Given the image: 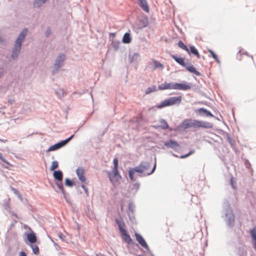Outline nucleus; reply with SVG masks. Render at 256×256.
<instances>
[{"label":"nucleus","instance_id":"79ce46f5","mask_svg":"<svg viewBox=\"0 0 256 256\" xmlns=\"http://www.w3.org/2000/svg\"><path fill=\"white\" fill-rule=\"evenodd\" d=\"M250 234L252 240L256 238V227L250 230Z\"/></svg>","mask_w":256,"mask_h":256},{"label":"nucleus","instance_id":"a18cd8bd","mask_svg":"<svg viewBox=\"0 0 256 256\" xmlns=\"http://www.w3.org/2000/svg\"><path fill=\"white\" fill-rule=\"evenodd\" d=\"M176 82H170L168 83V89L169 90H176Z\"/></svg>","mask_w":256,"mask_h":256},{"label":"nucleus","instance_id":"774afa93","mask_svg":"<svg viewBox=\"0 0 256 256\" xmlns=\"http://www.w3.org/2000/svg\"><path fill=\"white\" fill-rule=\"evenodd\" d=\"M198 58H200V54L198 52H197L196 54H194Z\"/></svg>","mask_w":256,"mask_h":256},{"label":"nucleus","instance_id":"680f3d73","mask_svg":"<svg viewBox=\"0 0 256 256\" xmlns=\"http://www.w3.org/2000/svg\"><path fill=\"white\" fill-rule=\"evenodd\" d=\"M188 156H190V155H189L188 153H187V154H182V155L180 156H179V158H182H182H186L188 157Z\"/></svg>","mask_w":256,"mask_h":256},{"label":"nucleus","instance_id":"2f4dec72","mask_svg":"<svg viewBox=\"0 0 256 256\" xmlns=\"http://www.w3.org/2000/svg\"><path fill=\"white\" fill-rule=\"evenodd\" d=\"M30 246L32 249V252L36 255H38L40 254V250L38 246L34 244H30Z\"/></svg>","mask_w":256,"mask_h":256},{"label":"nucleus","instance_id":"e433bc0d","mask_svg":"<svg viewBox=\"0 0 256 256\" xmlns=\"http://www.w3.org/2000/svg\"><path fill=\"white\" fill-rule=\"evenodd\" d=\"M178 47L184 50L187 52H189L188 48L182 40H179V42L178 43Z\"/></svg>","mask_w":256,"mask_h":256},{"label":"nucleus","instance_id":"338daca9","mask_svg":"<svg viewBox=\"0 0 256 256\" xmlns=\"http://www.w3.org/2000/svg\"><path fill=\"white\" fill-rule=\"evenodd\" d=\"M64 198L68 202H70L68 194V196H66V197H64Z\"/></svg>","mask_w":256,"mask_h":256},{"label":"nucleus","instance_id":"b1692460","mask_svg":"<svg viewBox=\"0 0 256 256\" xmlns=\"http://www.w3.org/2000/svg\"><path fill=\"white\" fill-rule=\"evenodd\" d=\"M140 8L146 12H148L150 8L146 0H138Z\"/></svg>","mask_w":256,"mask_h":256},{"label":"nucleus","instance_id":"0e129e2a","mask_svg":"<svg viewBox=\"0 0 256 256\" xmlns=\"http://www.w3.org/2000/svg\"><path fill=\"white\" fill-rule=\"evenodd\" d=\"M252 243H253L254 248L256 250V238L255 239L252 240Z\"/></svg>","mask_w":256,"mask_h":256},{"label":"nucleus","instance_id":"4468645a","mask_svg":"<svg viewBox=\"0 0 256 256\" xmlns=\"http://www.w3.org/2000/svg\"><path fill=\"white\" fill-rule=\"evenodd\" d=\"M196 128H212L213 126L212 123L207 122L196 120Z\"/></svg>","mask_w":256,"mask_h":256},{"label":"nucleus","instance_id":"8fccbe9b","mask_svg":"<svg viewBox=\"0 0 256 256\" xmlns=\"http://www.w3.org/2000/svg\"><path fill=\"white\" fill-rule=\"evenodd\" d=\"M52 30L50 29V26H48L46 28V30L45 32V36L46 38H48L49 36L51 34Z\"/></svg>","mask_w":256,"mask_h":256},{"label":"nucleus","instance_id":"cd10ccee","mask_svg":"<svg viewBox=\"0 0 256 256\" xmlns=\"http://www.w3.org/2000/svg\"><path fill=\"white\" fill-rule=\"evenodd\" d=\"M139 25L140 28H145L148 26V20L146 18H143L139 19Z\"/></svg>","mask_w":256,"mask_h":256},{"label":"nucleus","instance_id":"0eeeda50","mask_svg":"<svg viewBox=\"0 0 256 256\" xmlns=\"http://www.w3.org/2000/svg\"><path fill=\"white\" fill-rule=\"evenodd\" d=\"M134 234L136 240L138 244L145 249V252L149 254L151 256H154L144 237L140 234L137 232H136Z\"/></svg>","mask_w":256,"mask_h":256},{"label":"nucleus","instance_id":"13d9d810","mask_svg":"<svg viewBox=\"0 0 256 256\" xmlns=\"http://www.w3.org/2000/svg\"><path fill=\"white\" fill-rule=\"evenodd\" d=\"M245 166L246 168H250L251 166L250 162L248 160H245Z\"/></svg>","mask_w":256,"mask_h":256},{"label":"nucleus","instance_id":"4c0bfd02","mask_svg":"<svg viewBox=\"0 0 256 256\" xmlns=\"http://www.w3.org/2000/svg\"><path fill=\"white\" fill-rule=\"evenodd\" d=\"M128 216L130 222L134 224H136V220L135 218L134 213L128 212Z\"/></svg>","mask_w":256,"mask_h":256},{"label":"nucleus","instance_id":"2eb2a0df","mask_svg":"<svg viewBox=\"0 0 256 256\" xmlns=\"http://www.w3.org/2000/svg\"><path fill=\"white\" fill-rule=\"evenodd\" d=\"M122 237V240L126 243L129 244H133L134 242L130 235L128 233L126 230L120 232Z\"/></svg>","mask_w":256,"mask_h":256},{"label":"nucleus","instance_id":"de8ad7c7","mask_svg":"<svg viewBox=\"0 0 256 256\" xmlns=\"http://www.w3.org/2000/svg\"><path fill=\"white\" fill-rule=\"evenodd\" d=\"M10 190L14 194L18 196V198H21L22 195L17 189L12 186H10Z\"/></svg>","mask_w":256,"mask_h":256},{"label":"nucleus","instance_id":"bb28decb","mask_svg":"<svg viewBox=\"0 0 256 256\" xmlns=\"http://www.w3.org/2000/svg\"><path fill=\"white\" fill-rule=\"evenodd\" d=\"M48 0H34L33 2V7L36 8H40L42 4H45Z\"/></svg>","mask_w":256,"mask_h":256},{"label":"nucleus","instance_id":"1a4fd4ad","mask_svg":"<svg viewBox=\"0 0 256 256\" xmlns=\"http://www.w3.org/2000/svg\"><path fill=\"white\" fill-rule=\"evenodd\" d=\"M164 145L168 148H170L176 152L178 151L180 148V144L176 140L170 138L164 142Z\"/></svg>","mask_w":256,"mask_h":256},{"label":"nucleus","instance_id":"ea45409f","mask_svg":"<svg viewBox=\"0 0 256 256\" xmlns=\"http://www.w3.org/2000/svg\"><path fill=\"white\" fill-rule=\"evenodd\" d=\"M58 167V162L56 160L52 162V165L50 167V171L56 170H55Z\"/></svg>","mask_w":256,"mask_h":256},{"label":"nucleus","instance_id":"6e6552de","mask_svg":"<svg viewBox=\"0 0 256 256\" xmlns=\"http://www.w3.org/2000/svg\"><path fill=\"white\" fill-rule=\"evenodd\" d=\"M108 175L112 182H117L122 178L118 170L112 169V172H108Z\"/></svg>","mask_w":256,"mask_h":256},{"label":"nucleus","instance_id":"bf43d9fd","mask_svg":"<svg viewBox=\"0 0 256 256\" xmlns=\"http://www.w3.org/2000/svg\"><path fill=\"white\" fill-rule=\"evenodd\" d=\"M58 236L60 240H62V241L64 240L65 236L62 232H60Z\"/></svg>","mask_w":256,"mask_h":256},{"label":"nucleus","instance_id":"ddd939ff","mask_svg":"<svg viewBox=\"0 0 256 256\" xmlns=\"http://www.w3.org/2000/svg\"><path fill=\"white\" fill-rule=\"evenodd\" d=\"M191 83L184 82L182 83L176 82V90H188L191 88Z\"/></svg>","mask_w":256,"mask_h":256},{"label":"nucleus","instance_id":"a211bd4d","mask_svg":"<svg viewBox=\"0 0 256 256\" xmlns=\"http://www.w3.org/2000/svg\"><path fill=\"white\" fill-rule=\"evenodd\" d=\"M140 183L138 181L132 184L129 188L130 192L133 195H135L140 188Z\"/></svg>","mask_w":256,"mask_h":256},{"label":"nucleus","instance_id":"412c9836","mask_svg":"<svg viewBox=\"0 0 256 256\" xmlns=\"http://www.w3.org/2000/svg\"><path fill=\"white\" fill-rule=\"evenodd\" d=\"M53 176L55 182L63 180V172L60 170H54L53 172Z\"/></svg>","mask_w":256,"mask_h":256},{"label":"nucleus","instance_id":"423d86ee","mask_svg":"<svg viewBox=\"0 0 256 256\" xmlns=\"http://www.w3.org/2000/svg\"><path fill=\"white\" fill-rule=\"evenodd\" d=\"M66 56L64 54L60 53L56 58L54 64V68L52 71V74H54L60 70L61 67L64 64Z\"/></svg>","mask_w":256,"mask_h":256},{"label":"nucleus","instance_id":"aec40b11","mask_svg":"<svg viewBox=\"0 0 256 256\" xmlns=\"http://www.w3.org/2000/svg\"><path fill=\"white\" fill-rule=\"evenodd\" d=\"M115 222L118 226V228L120 232L126 230L125 228L126 225L124 222L122 216H120L119 218H116Z\"/></svg>","mask_w":256,"mask_h":256},{"label":"nucleus","instance_id":"c03bdc74","mask_svg":"<svg viewBox=\"0 0 256 256\" xmlns=\"http://www.w3.org/2000/svg\"><path fill=\"white\" fill-rule=\"evenodd\" d=\"M167 89H168V83H166V82L158 86V90H164Z\"/></svg>","mask_w":256,"mask_h":256},{"label":"nucleus","instance_id":"c85d7f7f","mask_svg":"<svg viewBox=\"0 0 256 256\" xmlns=\"http://www.w3.org/2000/svg\"><path fill=\"white\" fill-rule=\"evenodd\" d=\"M140 57V54L136 52L134 53L132 56H129L130 62L131 63L136 62L138 60Z\"/></svg>","mask_w":256,"mask_h":256},{"label":"nucleus","instance_id":"09e8293b","mask_svg":"<svg viewBox=\"0 0 256 256\" xmlns=\"http://www.w3.org/2000/svg\"><path fill=\"white\" fill-rule=\"evenodd\" d=\"M219 158L222 160V161L224 162V165H226L227 164V159L226 156L223 154H220L218 156Z\"/></svg>","mask_w":256,"mask_h":256},{"label":"nucleus","instance_id":"052dcab7","mask_svg":"<svg viewBox=\"0 0 256 256\" xmlns=\"http://www.w3.org/2000/svg\"><path fill=\"white\" fill-rule=\"evenodd\" d=\"M4 70L2 67H0V78L4 75Z\"/></svg>","mask_w":256,"mask_h":256},{"label":"nucleus","instance_id":"f8f14e48","mask_svg":"<svg viewBox=\"0 0 256 256\" xmlns=\"http://www.w3.org/2000/svg\"><path fill=\"white\" fill-rule=\"evenodd\" d=\"M66 144L63 140H62L53 145L50 146L46 150V152H50L52 151L56 150L62 147L66 146Z\"/></svg>","mask_w":256,"mask_h":256},{"label":"nucleus","instance_id":"58836bf2","mask_svg":"<svg viewBox=\"0 0 256 256\" xmlns=\"http://www.w3.org/2000/svg\"><path fill=\"white\" fill-rule=\"evenodd\" d=\"M157 90L156 87L155 86H152L148 87L145 91V94H149L152 92H155Z\"/></svg>","mask_w":256,"mask_h":256},{"label":"nucleus","instance_id":"a19ab883","mask_svg":"<svg viewBox=\"0 0 256 256\" xmlns=\"http://www.w3.org/2000/svg\"><path fill=\"white\" fill-rule=\"evenodd\" d=\"M197 52H198V50L193 45H190V46L189 52H188V53L189 54H192L194 55L195 54H196Z\"/></svg>","mask_w":256,"mask_h":256},{"label":"nucleus","instance_id":"603ef678","mask_svg":"<svg viewBox=\"0 0 256 256\" xmlns=\"http://www.w3.org/2000/svg\"><path fill=\"white\" fill-rule=\"evenodd\" d=\"M80 186L83 188L86 196H89L88 188L84 184H81Z\"/></svg>","mask_w":256,"mask_h":256},{"label":"nucleus","instance_id":"f257e3e1","mask_svg":"<svg viewBox=\"0 0 256 256\" xmlns=\"http://www.w3.org/2000/svg\"><path fill=\"white\" fill-rule=\"evenodd\" d=\"M221 217L228 228L232 229L234 227L235 216L231 205L228 200H225L222 204Z\"/></svg>","mask_w":256,"mask_h":256},{"label":"nucleus","instance_id":"39448f33","mask_svg":"<svg viewBox=\"0 0 256 256\" xmlns=\"http://www.w3.org/2000/svg\"><path fill=\"white\" fill-rule=\"evenodd\" d=\"M195 124L196 120L185 119L174 128V131L182 132L190 128H196Z\"/></svg>","mask_w":256,"mask_h":256},{"label":"nucleus","instance_id":"69168bd1","mask_svg":"<svg viewBox=\"0 0 256 256\" xmlns=\"http://www.w3.org/2000/svg\"><path fill=\"white\" fill-rule=\"evenodd\" d=\"M8 104H12L14 103V100L13 99H8Z\"/></svg>","mask_w":256,"mask_h":256},{"label":"nucleus","instance_id":"f03ea898","mask_svg":"<svg viewBox=\"0 0 256 256\" xmlns=\"http://www.w3.org/2000/svg\"><path fill=\"white\" fill-rule=\"evenodd\" d=\"M154 160L153 167L150 172H145L150 166V163L146 161H142L138 166L130 168L129 169L133 171L134 173H137L138 176H147L152 174L156 170V156H154Z\"/></svg>","mask_w":256,"mask_h":256},{"label":"nucleus","instance_id":"393cba45","mask_svg":"<svg viewBox=\"0 0 256 256\" xmlns=\"http://www.w3.org/2000/svg\"><path fill=\"white\" fill-rule=\"evenodd\" d=\"M132 42V37L130 31L124 33L122 38V42L124 44H128Z\"/></svg>","mask_w":256,"mask_h":256},{"label":"nucleus","instance_id":"72a5a7b5","mask_svg":"<svg viewBox=\"0 0 256 256\" xmlns=\"http://www.w3.org/2000/svg\"><path fill=\"white\" fill-rule=\"evenodd\" d=\"M64 184L66 186L72 187L75 185V182L69 178H66L64 180Z\"/></svg>","mask_w":256,"mask_h":256},{"label":"nucleus","instance_id":"4be33fe9","mask_svg":"<svg viewBox=\"0 0 256 256\" xmlns=\"http://www.w3.org/2000/svg\"><path fill=\"white\" fill-rule=\"evenodd\" d=\"M26 238L30 244H35L37 240L36 236L33 231L26 234Z\"/></svg>","mask_w":256,"mask_h":256},{"label":"nucleus","instance_id":"37998d69","mask_svg":"<svg viewBox=\"0 0 256 256\" xmlns=\"http://www.w3.org/2000/svg\"><path fill=\"white\" fill-rule=\"evenodd\" d=\"M128 212H132L134 213V209H135V205L132 202H130L128 206Z\"/></svg>","mask_w":256,"mask_h":256},{"label":"nucleus","instance_id":"e2e57ef3","mask_svg":"<svg viewBox=\"0 0 256 256\" xmlns=\"http://www.w3.org/2000/svg\"><path fill=\"white\" fill-rule=\"evenodd\" d=\"M19 256H28L26 252L24 251H20L19 253Z\"/></svg>","mask_w":256,"mask_h":256},{"label":"nucleus","instance_id":"9d476101","mask_svg":"<svg viewBox=\"0 0 256 256\" xmlns=\"http://www.w3.org/2000/svg\"><path fill=\"white\" fill-rule=\"evenodd\" d=\"M27 32L28 29L26 28L23 29V30L20 33L18 38H16L14 42V44L22 46V43L26 36Z\"/></svg>","mask_w":256,"mask_h":256},{"label":"nucleus","instance_id":"f704fd0d","mask_svg":"<svg viewBox=\"0 0 256 256\" xmlns=\"http://www.w3.org/2000/svg\"><path fill=\"white\" fill-rule=\"evenodd\" d=\"M134 174L133 171H132L130 169L128 170V176L130 180V182L134 183L136 181V178L134 176Z\"/></svg>","mask_w":256,"mask_h":256},{"label":"nucleus","instance_id":"a878e982","mask_svg":"<svg viewBox=\"0 0 256 256\" xmlns=\"http://www.w3.org/2000/svg\"><path fill=\"white\" fill-rule=\"evenodd\" d=\"M56 182V184L57 186L58 187L59 190H60V192L62 194L64 197H66V196H68V193H67L65 191V190L64 188L62 181H60V182L57 181V182Z\"/></svg>","mask_w":256,"mask_h":256},{"label":"nucleus","instance_id":"dca6fc26","mask_svg":"<svg viewBox=\"0 0 256 256\" xmlns=\"http://www.w3.org/2000/svg\"><path fill=\"white\" fill-rule=\"evenodd\" d=\"M22 46L14 44V47L12 48V52L11 54V58L14 60H16L20 54Z\"/></svg>","mask_w":256,"mask_h":256},{"label":"nucleus","instance_id":"5fc2aeb1","mask_svg":"<svg viewBox=\"0 0 256 256\" xmlns=\"http://www.w3.org/2000/svg\"><path fill=\"white\" fill-rule=\"evenodd\" d=\"M16 220H14L13 222H12L10 225V227L9 228H8V230H7V233H8L9 232V231L10 230L13 228L15 224H16Z\"/></svg>","mask_w":256,"mask_h":256},{"label":"nucleus","instance_id":"6e6d98bb","mask_svg":"<svg viewBox=\"0 0 256 256\" xmlns=\"http://www.w3.org/2000/svg\"><path fill=\"white\" fill-rule=\"evenodd\" d=\"M4 206L6 210L7 211H10V207L9 204L8 202H6L4 204Z\"/></svg>","mask_w":256,"mask_h":256},{"label":"nucleus","instance_id":"3c124183","mask_svg":"<svg viewBox=\"0 0 256 256\" xmlns=\"http://www.w3.org/2000/svg\"><path fill=\"white\" fill-rule=\"evenodd\" d=\"M0 160H1L2 162L6 163V164L10 166V163L3 156L1 152H0Z\"/></svg>","mask_w":256,"mask_h":256},{"label":"nucleus","instance_id":"6ab92c4d","mask_svg":"<svg viewBox=\"0 0 256 256\" xmlns=\"http://www.w3.org/2000/svg\"><path fill=\"white\" fill-rule=\"evenodd\" d=\"M76 174L78 180L82 182H85L86 178L84 175V169L82 168L78 167L76 170Z\"/></svg>","mask_w":256,"mask_h":256},{"label":"nucleus","instance_id":"20e7f679","mask_svg":"<svg viewBox=\"0 0 256 256\" xmlns=\"http://www.w3.org/2000/svg\"><path fill=\"white\" fill-rule=\"evenodd\" d=\"M182 101V96H173L162 101L160 104L156 106L158 108H162L164 107L171 106L172 105H179Z\"/></svg>","mask_w":256,"mask_h":256},{"label":"nucleus","instance_id":"5701e85b","mask_svg":"<svg viewBox=\"0 0 256 256\" xmlns=\"http://www.w3.org/2000/svg\"><path fill=\"white\" fill-rule=\"evenodd\" d=\"M200 113V114L202 116L204 114L206 116L214 117L212 113L208 110L204 108H199L196 110Z\"/></svg>","mask_w":256,"mask_h":256},{"label":"nucleus","instance_id":"9b49d317","mask_svg":"<svg viewBox=\"0 0 256 256\" xmlns=\"http://www.w3.org/2000/svg\"><path fill=\"white\" fill-rule=\"evenodd\" d=\"M222 135L225 136L228 143L230 145L231 148L234 150L235 153L237 152V148H236V142L234 140L232 139L230 135L227 132L222 131Z\"/></svg>","mask_w":256,"mask_h":256},{"label":"nucleus","instance_id":"49530a36","mask_svg":"<svg viewBox=\"0 0 256 256\" xmlns=\"http://www.w3.org/2000/svg\"><path fill=\"white\" fill-rule=\"evenodd\" d=\"M114 168L112 169L118 170V158H115L113 160Z\"/></svg>","mask_w":256,"mask_h":256},{"label":"nucleus","instance_id":"7c9ffc66","mask_svg":"<svg viewBox=\"0 0 256 256\" xmlns=\"http://www.w3.org/2000/svg\"><path fill=\"white\" fill-rule=\"evenodd\" d=\"M55 92L58 96L60 99L64 97L66 94V92L62 88L55 90Z\"/></svg>","mask_w":256,"mask_h":256},{"label":"nucleus","instance_id":"c9c22d12","mask_svg":"<svg viewBox=\"0 0 256 256\" xmlns=\"http://www.w3.org/2000/svg\"><path fill=\"white\" fill-rule=\"evenodd\" d=\"M120 42L118 40H112V46L115 51L118 50Z\"/></svg>","mask_w":256,"mask_h":256},{"label":"nucleus","instance_id":"864d4df0","mask_svg":"<svg viewBox=\"0 0 256 256\" xmlns=\"http://www.w3.org/2000/svg\"><path fill=\"white\" fill-rule=\"evenodd\" d=\"M74 134H73L71 135L70 136H69L68 138H66L65 140H63L66 145L68 144V142L74 138Z\"/></svg>","mask_w":256,"mask_h":256},{"label":"nucleus","instance_id":"c756f323","mask_svg":"<svg viewBox=\"0 0 256 256\" xmlns=\"http://www.w3.org/2000/svg\"><path fill=\"white\" fill-rule=\"evenodd\" d=\"M152 62L154 63V70L160 68V70H162V69H164V64H161L160 62L156 60H152Z\"/></svg>","mask_w":256,"mask_h":256},{"label":"nucleus","instance_id":"f3484780","mask_svg":"<svg viewBox=\"0 0 256 256\" xmlns=\"http://www.w3.org/2000/svg\"><path fill=\"white\" fill-rule=\"evenodd\" d=\"M160 125L154 126L155 128H161L162 130H169L170 131H174V129L170 128L166 121L164 119H160Z\"/></svg>","mask_w":256,"mask_h":256},{"label":"nucleus","instance_id":"4d7b16f0","mask_svg":"<svg viewBox=\"0 0 256 256\" xmlns=\"http://www.w3.org/2000/svg\"><path fill=\"white\" fill-rule=\"evenodd\" d=\"M230 184L232 186V187L234 188V189H236V186L234 185V180H233V178L232 177L230 178Z\"/></svg>","mask_w":256,"mask_h":256},{"label":"nucleus","instance_id":"473e14b6","mask_svg":"<svg viewBox=\"0 0 256 256\" xmlns=\"http://www.w3.org/2000/svg\"><path fill=\"white\" fill-rule=\"evenodd\" d=\"M208 50L211 56L216 60V62L218 64H220V60H219L217 54L211 49H208Z\"/></svg>","mask_w":256,"mask_h":256},{"label":"nucleus","instance_id":"7ed1b4c3","mask_svg":"<svg viewBox=\"0 0 256 256\" xmlns=\"http://www.w3.org/2000/svg\"><path fill=\"white\" fill-rule=\"evenodd\" d=\"M170 56L180 66L184 67L190 73L194 74L197 76H200L201 73L198 71L193 65L187 66L184 62L185 58L178 56L176 54H171Z\"/></svg>","mask_w":256,"mask_h":256}]
</instances>
